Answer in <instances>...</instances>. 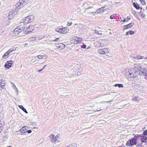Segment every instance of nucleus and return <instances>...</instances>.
Listing matches in <instances>:
<instances>
[{
  "label": "nucleus",
  "instance_id": "obj_1",
  "mask_svg": "<svg viewBox=\"0 0 147 147\" xmlns=\"http://www.w3.org/2000/svg\"><path fill=\"white\" fill-rule=\"evenodd\" d=\"M136 64H135L134 67L129 70L128 72L131 78H135L140 75V69H138V68H136L135 65Z\"/></svg>",
  "mask_w": 147,
  "mask_h": 147
},
{
  "label": "nucleus",
  "instance_id": "obj_2",
  "mask_svg": "<svg viewBox=\"0 0 147 147\" xmlns=\"http://www.w3.org/2000/svg\"><path fill=\"white\" fill-rule=\"evenodd\" d=\"M135 66L136 68L140 69V75L144 76L145 79L147 80V69L142 67L140 64H137Z\"/></svg>",
  "mask_w": 147,
  "mask_h": 147
},
{
  "label": "nucleus",
  "instance_id": "obj_3",
  "mask_svg": "<svg viewBox=\"0 0 147 147\" xmlns=\"http://www.w3.org/2000/svg\"><path fill=\"white\" fill-rule=\"evenodd\" d=\"M34 17L33 15H30L24 18L22 22L20 23L22 26V25H26L29 23L32 22L34 20Z\"/></svg>",
  "mask_w": 147,
  "mask_h": 147
},
{
  "label": "nucleus",
  "instance_id": "obj_4",
  "mask_svg": "<svg viewBox=\"0 0 147 147\" xmlns=\"http://www.w3.org/2000/svg\"><path fill=\"white\" fill-rule=\"evenodd\" d=\"M28 2V0H20L16 5V7L17 8L20 9L26 5Z\"/></svg>",
  "mask_w": 147,
  "mask_h": 147
},
{
  "label": "nucleus",
  "instance_id": "obj_5",
  "mask_svg": "<svg viewBox=\"0 0 147 147\" xmlns=\"http://www.w3.org/2000/svg\"><path fill=\"white\" fill-rule=\"evenodd\" d=\"M27 28L22 26V24H20L18 27L15 28L14 31L13 32L15 34V36L18 35L19 34L22 32L23 29L25 30Z\"/></svg>",
  "mask_w": 147,
  "mask_h": 147
},
{
  "label": "nucleus",
  "instance_id": "obj_6",
  "mask_svg": "<svg viewBox=\"0 0 147 147\" xmlns=\"http://www.w3.org/2000/svg\"><path fill=\"white\" fill-rule=\"evenodd\" d=\"M137 143L136 139L135 138L128 140L126 144V145L127 146H132L136 145Z\"/></svg>",
  "mask_w": 147,
  "mask_h": 147
},
{
  "label": "nucleus",
  "instance_id": "obj_7",
  "mask_svg": "<svg viewBox=\"0 0 147 147\" xmlns=\"http://www.w3.org/2000/svg\"><path fill=\"white\" fill-rule=\"evenodd\" d=\"M110 51V49L109 48H105L98 49V53L102 55H107Z\"/></svg>",
  "mask_w": 147,
  "mask_h": 147
},
{
  "label": "nucleus",
  "instance_id": "obj_8",
  "mask_svg": "<svg viewBox=\"0 0 147 147\" xmlns=\"http://www.w3.org/2000/svg\"><path fill=\"white\" fill-rule=\"evenodd\" d=\"M69 30L66 28H57L56 29V31L62 34H65L68 32Z\"/></svg>",
  "mask_w": 147,
  "mask_h": 147
},
{
  "label": "nucleus",
  "instance_id": "obj_9",
  "mask_svg": "<svg viewBox=\"0 0 147 147\" xmlns=\"http://www.w3.org/2000/svg\"><path fill=\"white\" fill-rule=\"evenodd\" d=\"M17 12L16 10H13L10 11L9 13L8 18L9 19H12L17 14Z\"/></svg>",
  "mask_w": 147,
  "mask_h": 147
},
{
  "label": "nucleus",
  "instance_id": "obj_10",
  "mask_svg": "<svg viewBox=\"0 0 147 147\" xmlns=\"http://www.w3.org/2000/svg\"><path fill=\"white\" fill-rule=\"evenodd\" d=\"M13 65V62L12 60H9L7 61L5 63L4 66L7 69H9Z\"/></svg>",
  "mask_w": 147,
  "mask_h": 147
},
{
  "label": "nucleus",
  "instance_id": "obj_11",
  "mask_svg": "<svg viewBox=\"0 0 147 147\" xmlns=\"http://www.w3.org/2000/svg\"><path fill=\"white\" fill-rule=\"evenodd\" d=\"M108 8H106L105 7H102L99 8L97 10V12L98 14H100L103 13L105 11L108 10Z\"/></svg>",
  "mask_w": 147,
  "mask_h": 147
},
{
  "label": "nucleus",
  "instance_id": "obj_12",
  "mask_svg": "<svg viewBox=\"0 0 147 147\" xmlns=\"http://www.w3.org/2000/svg\"><path fill=\"white\" fill-rule=\"evenodd\" d=\"M72 38L75 41L74 43L75 44H78L80 43L82 40V38H80L76 36H72Z\"/></svg>",
  "mask_w": 147,
  "mask_h": 147
},
{
  "label": "nucleus",
  "instance_id": "obj_13",
  "mask_svg": "<svg viewBox=\"0 0 147 147\" xmlns=\"http://www.w3.org/2000/svg\"><path fill=\"white\" fill-rule=\"evenodd\" d=\"M38 27L37 26H36V25L34 26L33 27L32 26H29V28L27 29V31L28 32H31V30H30L31 28H32V30H35L36 31L37 30Z\"/></svg>",
  "mask_w": 147,
  "mask_h": 147
},
{
  "label": "nucleus",
  "instance_id": "obj_14",
  "mask_svg": "<svg viewBox=\"0 0 147 147\" xmlns=\"http://www.w3.org/2000/svg\"><path fill=\"white\" fill-rule=\"evenodd\" d=\"M134 24V23L131 22L128 24L125 25L124 26L123 30H125L128 29L133 26Z\"/></svg>",
  "mask_w": 147,
  "mask_h": 147
},
{
  "label": "nucleus",
  "instance_id": "obj_15",
  "mask_svg": "<svg viewBox=\"0 0 147 147\" xmlns=\"http://www.w3.org/2000/svg\"><path fill=\"white\" fill-rule=\"evenodd\" d=\"M49 137L50 138V140L52 142H54L57 140L56 136H55L54 135L51 134Z\"/></svg>",
  "mask_w": 147,
  "mask_h": 147
},
{
  "label": "nucleus",
  "instance_id": "obj_16",
  "mask_svg": "<svg viewBox=\"0 0 147 147\" xmlns=\"http://www.w3.org/2000/svg\"><path fill=\"white\" fill-rule=\"evenodd\" d=\"M20 131L22 133H24L27 132L26 126L23 127L21 129H20Z\"/></svg>",
  "mask_w": 147,
  "mask_h": 147
},
{
  "label": "nucleus",
  "instance_id": "obj_17",
  "mask_svg": "<svg viewBox=\"0 0 147 147\" xmlns=\"http://www.w3.org/2000/svg\"><path fill=\"white\" fill-rule=\"evenodd\" d=\"M37 57L38 59H45L47 58V57L46 55H38Z\"/></svg>",
  "mask_w": 147,
  "mask_h": 147
},
{
  "label": "nucleus",
  "instance_id": "obj_18",
  "mask_svg": "<svg viewBox=\"0 0 147 147\" xmlns=\"http://www.w3.org/2000/svg\"><path fill=\"white\" fill-rule=\"evenodd\" d=\"M79 25V31L80 32H82L84 30V26L83 25L81 24H80Z\"/></svg>",
  "mask_w": 147,
  "mask_h": 147
},
{
  "label": "nucleus",
  "instance_id": "obj_19",
  "mask_svg": "<svg viewBox=\"0 0 147 147\" xmlns=\"http://www.w3.org/2000/svg\"><path fill=\"white\" fill-rule=\"evenodd\" d=\"M146 12V11L145 9H143L142 12L141 11L139 12V14L140 15L143 17H144L145 16V13Z\"/></svg>",
  "mask_w": 147,
  "mask_h": 147
},
{
  "label": "nucleus",
  "instance_id": "obj_20",
  "mask_svg": "<svg viewBox=\"0 0 147 147\" xmlns=\"http://www.w3.org/2000/svg\"><path fill=\"white\" fill-rule=\"evenodd\" d=\"M141 140L142 142H146V141H147V137L145 136H141Z\"/></svg>",
  "mask_w": 147,
  "mask_h": 147
},
{
  "label": "nucleus",
  "instance_id": "obj_21",
  "mask_svg": "<svg viewBox=\"0 0 147 147\" xmlns=\"http://www.w3.org/2000/svg\"><path fill=\"white\" fill-rule=\"evenodd\" d=\"M144 57L140 55H137L136 56H134L133 57L134 59L136 60H138L143 58Z\"/></svg>",
  "mask_w": 147,
  "mask_h": 147
},
{
  "label": "nucleus",
  "instance_id": "obj_22",
  "mask_svg": "<svg viewBox=\"0 0 147 147\" xmlns=\"http://www.w3.org/2000/svg\"><path fill=\"white\" fill-rule=\"evenodd\" d=\"M2 80H0V90H1L3 87L5 86V84L4 83H2Z\"/></svg>",
  "mask_w": 147,
  "mask_h": 147
},
{
  "label": "nucleus",
  "instance_id": "obj_23",
  "mask_svg": "<svg viewBox=\"0 0 147 147\" xmlns=\"http://www.w3.org/2000/svg\"><path fill=\"white\" fill-rule=\"evenodd\" d=\"M18 107H19L20 108V109H22L23 111L25 113H28V112H27L26 109L24 107H23V106L22 105H19L18 106Z\"/></svg>",
  "mask_w": 147,
  "mask_h": 147
},
{
  "label": "nucleus",
  "instance_id": "obj_24",
  "mask_svg": "<svg viewBox=\"0 0 147 147\" xmlns=\"http://www.w3.org/2000/svg\"><path fill=\"white\" fill-rule=\"evenodd\" d=\"M9 56V54L7 52H5L2 56V58L6 59Z\"/></svg>",
  "mask_w": 147,
  "mask_h": 147
},
{
  "label": "nucleus",
  "instance_id": "obj_25",
  "mask_svg": "<svg viewBox=\"0 0 147 147\" xmlns=\"http://www.w3.org/2000/svg\"><path fill=\"white\" fill-rule=\"evenodd\" d=\"M139 100V98L136 96L132 98V100L133 101L136 102H138Z\"/></svg>",
  "mask_w": 147,
  "mask_h": 147
},
{
  "label": "nucleus",
  "instance_id": "obj_26",
  "mask_svg": "<svg viewBox=\"0 0 147 147\" xmlns=\"http://www.w3.org/2000/svg\"><path fill=\"white\" fill-rule=\"evenodd\" d=\"M134 6L137 9H139L140 8L139 5L137 3H134L133 4Z\"/></svg>",
  "mask_w": 147,
  "mask_h": 147
},
{
  "label": "nucleus",
  "instance_id": "obj_27",
  "mask_svg": "<svg viewBox=\"0 0 147 147\" xmlns=\"http://www.w3.org/2000/svg\"><path fill=\"white\" fill-rule=\"evenodd\" d=\"M65 47V45L61 43L60 44V46H58V48L59 49V48H61V49H63Z\"/></svg>",
  "mask_w": 147,
  "mask_h": 147
},
{
  "label": "nucleus",
  "instance_id": "obj_28",
  "mask_svg": "<svg viewBox=\"0 0 147 147\" xmlns=\"http://www.w3.org/2000/svg\"><path fill=\"white\" fill-rule=\"evenodd\" d=\"M46 36H47L45 34L40 35L38 37V39L39 40H41L45 37Z\"/></svg>",
  "mask_w": 147,
  "mask_h": 147
},
{
  "label": "nucleus",
  "instance_id": "obj_29",
  "mask_svg": "<svg viewBox=\"0 0 147 147\" xmlns=\"http://www.w3.org/2000/svg\"><path fill=\"white\" fill-rule=\"evenodd\" d=\"M115 87L118 86L119 88H123V85L122 84H116L114 85Z\"/></svg>",
  "mask_w": 147,
  "mask_h": 147
},
{
  "label": "nucleus",
  "instance_id": "obj_30",
  "mask_svg": "<svg viewBox=\"0 0 147 147\" xmlns=\"http://www.w3.org/2000/svg\"><path fill=\"white\" fill-rule=\"evenodd\" d=\"M74 20H72V19L70 20L69 22H68L67 23V26H71V25H72V24H73V22H72V21H73Z\"/></svg>",
  "mask_w": 147,
  "mask_h": 147
},
{
  "label": "nucleus",
  "instance_id": "obj_31",
  "mask_svg": "<svg viewBox=\"0 0 147 147\" xmlns=\"http://www.w3.org/2000/svg\"><path fill=\"white\" fill-rule=\"evenodd\" d=\"M36 37H32L29 38V40L31 41H35L36 39Z\"/></svg>",
  "mask_w": 147,
  "mask_h": 147
},
{
  "label": "nucleus",
  "instance_id": "obj_32",
  "mask_svg": "<svg viewBox=\"0 0 147 147\" xmlns=\"http://www.w3.org/2000/svg\"><path fill=\"white\" fill-rule=\"evenodd\" d=\"M3 128V125H2V123H1V121H0V133L1 132Z\"/></svg>",
  "mask_w": 147,
  "mask_h": 147
},
{
  "label": "nucleus",
  "instance_id": "obj_33",
  "mask_svg": "<svg viewBox=\"0 0 147 147\" xmlns=\"http://www.w3.org/2000/svg\"><path fill=\"white\" fill-rule=\"evenodd\" d=\"M93 32L94 33L98 34L99 35H101L102 34L101 33H99L98 31L94 30Z\"/></svg>",
  "mask_w": 147,
  "mask_h": 147
},
{
  "label": "nucleus",
  "instance_id": "obj_34",
  "mask_svg": "<svg viewBox=\"0 0 147 147\" xmlns=\"http://www.w3.org/2000/svg\"><path fill=\"white\" fill-rule=\"evenodd\" d=\"M66 147H77V146L76 144H72L69 145Z\"/></svg>",
  "mask_w": 147,
  "mask_h": 147
},
{
  "label": "nucleus",
  "instance_id": "obj_35",
  "mask_svg": "<svg viewBox=\"0 0 147 147\" xmlns=\"http://www.w3.org/2000/svg\"><path fill=\"white\" fill-rule=\"evenodd\" d=\"M14 51V49H10L8 50V51L7 52V53H8V54H9L11 53L12 52H13Z\"/></svg>",
  "mask_w": 147,
  "mask_h": 147
},
{
  "label": "nucleus",
  "instance_id": "obj_36",
  "mask_svg": "<svg viewBox=\"0 0 147 147\" xmlns=\"http://www.w3.org/2000/svg\"><path fill=\"white\" fill-rule=\"evenodd\" d=\"M139 0L140 1L141 4L142 5H145V4L146 2L144 0Z\"/></svg>",
  "mask_w": 147,
  "mask_h": 147
},
{
  "label": "nucleus",
  "instance_id": "obj_37",
  "mask_svg": "<svg viewBox=\"0 0 147 147\" xmlns=\"http://www.w3.org/2000/svg\"><path fill=\"white\" fill-rule=\"evenodd\" d=\"M129 31V34L130 35H132L134 34L135 33L134 31H133L132 30H130Z\"/></svg>",
  "mask_w": 147,
  "mask_h": 147
},
{
  "label": "nucleus",
  "instance_id": "obj_38",
  "mask_svg": "<svg viewBox=\"0 0 147 147\" xmlns=\"http://www.w3.org/2000/svg\"><path fill=\"white\" fill-rule=\"evenodd\" d=\"M136 147H143L142 143V144H139L136 146Z\"/></svg>",
  "mask_w": 147,
  "mask_h": 147
},
{
  "label": "nucleus",
  "instance_id": "obj_39",
  "mask_svg": "<svg viewBox=\"0 0 147 147\" xmlns=\"http://www.w3.org/2000/svg\"><path fill=\"white\" fill-rule=\"evenodd\" d=\"M143 134L144 135L147 136V129L144 131Z\"/></svg>",
  "mask_w": 147,
  "mask_h": 147
},
{
  "label": "nucleus",
  "instance_id": "obj_40",
  "mask_svg": "<svg viewBox=\"0 0 147 147\" xmlns=\"http://www.w3.org/2000/svg\"><path fill=\"white\" fill-rule=\"evenodd\" d=\"M59 40V38H56L54 40H52V41H57L58 40Z\"/></svg>",
  "mask_w": 147,
  "mask_h": 147
},
{
  "label": "nucleus",
  "instance_id": "obj_41",
  "mask_svg": "<svg viewBox=\"0 0 147 147\" xmlns=\"http://www.w3.org/2000/svg\"><path fill=\"white\" fill-rule=\"evenodd\" d=\"M82 48H83V49H85L86 48V45H84V44H83L82 46Z\"/></svg>",
  "mask_w": 147,
  "mask_h": 147
},
{
  "label": "nucleus",
  "instance_id": "obj_42",
  "mask_svg": "<svg viewBox=\"0 0 147 147\" xmlns=\"http://www.w3.org/2000/svg\"><path fill=\"white\" fill-rule=\"evenodd\" d=\"M114 15H111L110 16V18L111 19H113L114 17Z\"/></svg>",
  "mask_w": 147,
  "mask_h": 147
},
{
  "label": "nucleus",
  "instance_id": "obj_43",
  "mask_svg": "<svg viewBox=\"0 0 147 147\" xmlns=\"http://www.w3.org/2000/svg\"><path fill=\"white\" fill-rule=\"evenodd\" d=\"M27 132L28 133H30L32 132V130H29L28 131H27Z\"/></svg>",
  "mask_w": 147,
  "mask_h": 147
},
{
  "label": "nucleus",
  "instance_id": "obj_44",
  "mask_svg": "<svg viewBox=\"0 0 147 147\" xmlns=\"http://www.w3.org/2000/svg\"><path fill=\"white\" fill-rule=\"evenodd\" d=\"M129 34V31L127 32L126 33L125 35L126 36L128 35Z\"/></svg>",
  "mask_w": 147,
  "mask_h": 147
},
{
  "label": "nucleus",
  "instance_id": "obj_45",
  "mask_svg": "<svg viewBox=\"0 0 147 147\" xmlns=\"http://www.w3.org/2000/svg\"><path fill=\"white\" fill-rule=\"evenodd\" d=\"M43 69H40V70H38V72H40V71H42V70H43Z\"/></svg>",
  "mask_w": 147,
  "mask_h": 147
},
{
  "label": "nucleus",
  "instance_id": "obj_46",
  "mask_svg": "<svg viewBox=\"0 0 147 147\" xmlns=\"http://www.w3.org/2000/svg\"><path fill=\"white\" fill-rule=\"evenodd\" d=\"M126 21V19L125 18V19H124L123 20V22H125Z\"/></svg>",
  "mask_w": 147,
  "mask_h": 147
},
{
  "label": "nucleus",
  "instance_id": "obj_47",
  "mask_svg": "<svg viewBox=\"0 0 147 147\" xmlns=\"http://www.w3.org/2000/svg\"><path fill=\"white\" fill-rule=\"evenodd\" d=\"M103 46H104V45H102V44L100 43V47H102Z\"/></svg>",
  "mask_w": 147,
  "mask_h": 147
},
{
  "label": "nucleus",
  "instance_id": "obj_48",
  "mask_svg": "<svg viewBox=\"0 0 147 147\" xmlns=\"http://www.w3.org/2000/svg\"><path fill=\"white\" fill-rule=\"evenodd\" d=\"M144 142L145 143V145H147V141H146V142Z\"/></svg>",
  "mask_w": 147,
  "mask_h": 147
},
{
  "label": "nucleus",
  "instance_id": "obj_49",
  "mask_svg": "<svg viewBox=\"0 0 147 147\" xmlns=\"http://www.w3.org/2000/svg\"><path fill=\"white\" fill-rule=\"evenodd\" d=\"M47 66V65H45L44 67H43V68H42V69H43L45 68V67Z\"/></svg>",
  "mask_w": 147,
  "mask_h": 147
},
{
  "label": "nucleus",
  "instance_id": "obj_50",
  "mask_svg": "<svg viewBox=\"0 0 147 147\" xmlns=\"http://www.w3.org/2000/svg\"><path fill=\"white\" fill-rule=\"evenodd\" d=\"M101 110V109H100V110H96V111H100ZM96 111H95V112H96Z\"/></svg>",
  "mask_w": 147,
  "mask_h": 147
},
{
  "label": "nucleus",
  "instance_id": "obj_51",
  "mask_svg": "<svg viewBox=\"0 0 147 147\" xmlns=\"http://www.w3.org/2000/svg\"><path fill=\"white\" fill-rule=\"evenodd\" d=\"M129 20V18H127V21H128Z\"/></svg>",
  "mask_w": 147,
  "mask_h": 147
},
{
  "label": "nucleus",
  "instance_id": "obj_52",
  "mask_svg": "<svg viewBox=\"0 0 147 147\" xmlns=\"http://www.w3.org/2000/svg\"><path fill=\"white\" fill-rule=\"evenodd\" d=\"M110 101H107L106 102H109Z\"/></svg>",
  "mask_w": 147,
  "mask_h": 147
},
{
  "label": "nucleus",
  "instance_id": "obj_53",
  "mask_svg": "<svg viewBox=\"0 0 147 147\" xmlns=\"http://www.w3.org/2000/svg\"><path fill=\"white\" fill-rule=\"evenodd\" d=\"M37 60V59H36V60H35L34 61V62H36V61Z\"/></svg>",
  "mask_w": 147,
  "mask_h": 147
},
{
  "label": "nucleus",
  "instance_id": "obj_54",
  "mask_svg": "<svg viewBox=\"0 0 147 147\" xmlns=\"http://www.w3.org/2000/svg\"><path fill=\"white\" fill-rule=\"evenodd\" d=\"M147 59V57H145V58H144V59Z\"/></svg>",
  "mask_w": 147,
  "mask_h": 147
},
{
  "label": "nucleus",
  "instance_id": "obj_55",
  "mask_svg": "<svg viewBox=\"0 0 147 147\" xmlns=\"http://www.w3.org/2000/svg\"><path fill=\"white\" fill-rule=\"evenodd\" d=\"M66 95H64V96H65Z\"/></svg>",
  "mask_w": 147,
  "mask_h": 147
},
{
  "label": "nucleus",
  "instance_id": "obj_56",
  "mask_svg": "<svg viewBox=\"0 0 147 147\" xmlns=\"http://www.w3.org/2000/svg\"><path fill=\"white\" fill-rule=\"evenodd\" d=\"M139 89V90H140V89H139V88H138Z\"/></svg>",
  "mask_w": 147,
  "mask_h": 147
},
{
  "label": "nucleus",
  "instance_id": "obj_57",
  "mask_svg": "<svg viewBox=\"0 0 147 147\" xmlns=\"http://www.w3.org/2000/svg\"><path fill=\"white\" fill-rule=\"evenodd\" d=\"M76 24H75V25H76Z\"/></svg>",
  "mask_w": 147,
  "mask_h": 147
},
{
  "label": "nucleus",
  "instance_id": "obj_58",
  "mask_svg": "<svg viewBox=\"0 0 147 147\" xmlns=\"http://www.w3.org/2000/svg\"><path fill=\"white\" fill-rule=\"evenodd\" d=\"M141 9H142V7H141Z\"/></svg>",
  "mask_w": 147,
  "mask_h": 147
},
{
  "label": "nucleus",
  "instance_id": "obj_59",
  "mask_svg": "<svg viewBox=\"0 0 147 147\" xmlns=\"http://www.w3.org/2000/svg\"><path fill=\"white\" fill-rule=\"evenodd\" d=\"M140 89H142V88H141V87H140Z\"/></svg>",
  "mask_w": 147,
  "mask_h": 147
},
{
  "label": "nucleus",
  "instance_id": "obj_60",
  "mask_svg": "<svg viewBox=\"0 0 147 147\" xmlns=\"http://www.w3.org/2000/svg\"><path fill=\"white\" fill-rule=\"evenodd\" d=\"M146 9H147V7H146Z\"/></svg>",
  "mask_w": 147,
  "mask_h": 147
},
{
  "label": "nucleus",
  "instance_id": "obj_61",
  "mask_svg": "<svg viewBox=\"0 0 147 147\" xmlns=\"http://www.w3.org/2000/svg\"><path fill=\"white\" fill-rule=\"evenodd\" d=\"M61 96H62V95H61ZM62 96H63V95H62Z\"/></svg>",
  "mask_w": 147,
  "mask_h": 147
}]
</instances>
